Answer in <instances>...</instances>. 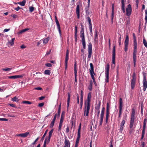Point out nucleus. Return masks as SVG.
Segmentation results:
<instances>
[{"mask_svg": "<svg viewBox=\"0 0 147 147\" xmlns=\"http://www.w3.org/2000/svg\"><path fill=\"white\" fill-rule=\"evenodd\" d=\"M133 38V45L134 46V51L133 53V59L134 67H135L136 65L137 61V43L136 40V37L134 33L132 34Z\"/></svg>", "mask_w": 147, "mask_h": 147, "instance_id": "nucleus-1", "label": "nucleus"}, {"mask_svg": "<svg viewBox=\"0 0 147 147\" xmlns=\"http://www.w3.org/2000/svg\"><path fill=\"white\" fill-rule=\"evenodd\" d=\"M111 105L108 102L107 103V106L106 107V115L105 118V122L106 123H107L108 121V119L109 117L110 114V108Z\"/></svg>", "mask_w": 147, "mask_h": 147, "instance_id": "nucleus-2", "label": "nucleus"}, {"mask_svg": "<svg viewBox=\"0 0 147 147\" xmlns=\"http://www.w3.org/2000/svg\"><path fill=\"white\" fill-rule=\"evenodd\" d=\"M132 79L131 81V88L132 89L134 88L136 80V75L135 72H134L132 76Z\"/></svg>", "mask_w": 147, "mask_h": 147, "instance_id": "nucleus-3", "label": "nucleus"}, {"mask_svg": "<svg viewBox=\"0 0 147 147\" xmlns=\"http://www.w3.org/2000/svg\"><path fill=\"white\" fill-rule=\"evenodd\" d=\"M109 63H107V65L106 71L105 73L106 78L105 82H109Z\"/></svg>", "mask_w": 147, "mask_h": 147, "instance_id": "nucleus-4", "label": "nucleus"}, {"mask_svg": "<svg viewBox=\"0 0 147 147\" xmlns=\"http://www.w3.org/2000/svg\"><path fill=\"white\" fill-rule=\"evenodd\" d=\"M112 63L114 64V66H115V45L113 47L112 51Z\"/></svg>", "mask_w": 147, "mask_h": 147, "instance_id": "nucleus-5", "label": "nucleus"}, {"mask_svg": "<svg viewBox=\"0 0 147 147\" xmlns=\"http://www.w3.org/2000/svg\"><path fill=\"white\" fill-rule=\"evenodd\" d=\"M129 41V36L128 35H127L124 42V51L125 52L127 51Z\"/></svg>", "mask_w": 147, "mask_h": 147, "instance_id": "nucleus-6", "label": "nucleus"}, {"mask_svg": "<svg viewBox=\"0 0 147 147\" xmlns=\"http://www.w3.org/2000/svg\"><path fill=\"white\" fill-rule=\"evenodd\" d=\"M123 107V101L121 98H119V113L118 117L120 118L122 114V111Z\"/></svg>", "mask_w": 147, "mask_h": 147, "instance_id": "nucleus-7", "label": "nucleus"}, {"mask_svg": "<svg viewBox=\"0 0 147 147\" xmlns=\"http://www.w3.org/2000/svg\"><path fill=\"white\" fill-rule=\"evenodd\" d=\"M88 58L90 60L91 58L92 53V45L91 43H89L88 45Z\"/></svg>", "mask_w": 147, "mask_h": 147, "instance_id": "nucleus-8", "label": "nucleus"}, {"mask_svg": "<svg viewBox=\"0 0 147 147\" xmlns=\"http://www.w3.org/2000/svg\"><path fill=\"white\" fill-rule=\"evenodd\" d=\"M69 51L68 49H67L66 51L65 57V69H66L67 66L68 61L69 58Z\"/></svg>", "mask_w": 147, "mask_h": 147, "instance_id": "nucleus-9", "label": "nucleus"}, {"mask_svg": "<svg viewBox=\"0 0 147 147\" xmlns=\"http://www.w3.org/2000/svg\"><path fill=\"white\" fill-rule=\"evenodd\" d=\"M90 102L85 101L84 103V109L86 110L87 112L90 111Z\"/></svg>", "mask_w": 147, "mask_h": 147, "instance_id": "nucleus-10", "label": "nucleus"}, {"mask_svg": "<svg viewBox=\"0 0 147 147\" xmlns=\"http://www.w3.org/2000/svg\"><path fill=\"white\" fill-rule=\"evenodd\" d=\"M105 111L101 109V112L100 114V119L99 121V126H101L104 118Z\"/></svg>", "mask_w": 147, "mask_h": 147, "instance_id": "nucleus-11", "label": "nucleus"}, {"mask_svg": "<svg viewBox=\"0 0 147 147\" xmlns=\"http://www.w3.org/2000/svg\"><path fill=\"white\" fill-rule=\"evenodd\" d=\"M131 7L130 4H128L127 5V7L126 9V15L127 16H129L131 13Z\"/></svg>", "mask_w": 147, "mask_h": 147, "instance_id": "nucleus-12", "label": "nucleus"}, {"mask_svg": "<svg viewBox=\"0 0 147 147\" xmlns=\"http://www.w3.org/2000/svg\"><path fill=\"white\" fill-rule=\"evenodd\" d=\"M143 89L144 91H145L147 87V81H146V76L144 75V78L143 80Z\"/></svg>", "mask_w": 147, "mask_h": 147, "instance_id": "nucleus-13", "label": "nucleus"}, {"mask_svg": "<svg viewBox=\"0 0 147 147\" xmlns=\"http://www.w3.org/2000/svg\"><path fill=\"white\" fill-rule=\"evenodd\" d=\"M54 129H52L49 132V135L48 137H46L45 140L47 138V141L49 143L50 142L51 137L52 136L53 132V131Z\"/></svg>", "mask_w": 147, "mask_h": 147, "instance_id": "nucleus-14", "label": "nucleus"}, {"mask_svg": "<svg viewBox=\"0 0 147 147\" xmlns=\"http://www.w3.org/2000/svg\"><path fill=\"white\" fill-rule=\"evenodd\" d=\"M55 22L57 26V28L58 29L60 36L61 35V30L60 28V25L59 22L57 19H55Z\"/></svg>", "mask_w": 147, "mask_h": 147, "instance_id": "nucleus-15", "label": "nucleus"}, {"mask_svg": "<svg viewBox=\"0 0 147 147\" xmlns=\"http://www.w3.org/2000/svg\"><path fill=\"white\" fill-rule=\"evenodd\" d=\"M135 111V109L134 108L132 109L131 115V117L130 118V120L134 121Z\"/></svg>", "mask_w": 147, "mask_h": 147, "instance_id": "nucleus-16", "label": "nucleus"}, {"mask_svg": "<svg viewBox=\"0 0 147 147\" xmlns=\"http://www.w3.org/2000/svg\"><path fill=\"white\" fill-rule=\"evenodd\" d=\"M65 146H64L67 147H70V143L69 140L67 139V137H66L65 138V140L64 141Z\"/></svg>", "mask_w": 147, "mask_h": 147, "instance_id": "nucleus-17", "label": "nucleus"}, {"mask_svg": "<svg viewBox=\"0 0 147 147\" xmlns=\"http://www.w3.org/2000/svg\"><path fill=\"white\" fill-rule=\"evenodd\" d=\"M29 134V132H26L24 133L17 134L16 135V136H20L25 138L27 137L28 135Z\"/></svg>", "mask_w": 147, "mask_h": 147, "instance_id": "nucleus-18", "label": "nucleus"}, {"mask_svg": "<svg viewBox=\"0 0 147 147\" xmlns=\"http://www.w3.org/2000/svg\"><path fill=\"white\" fill-rule=\"evenodd\" d=\"M76 11L77 18L78 19H79L80 17V6L79 5H77V6Z\"/></svg>", "mask_w": 147, "mask_h": 147, "instance_id": "nucleus-19", "label": "nucleus"}, {"mask_svg": "<svg viewBox=\"0 0 147 147\" xmlns=\"http://www.w3.org/2000/svg\"><path fill=\"white\" fill-rule=\"evenodd\" d=\"M91 98L92 93L91 92H90L88 93V95L87 100H86L85 101L90 102Z\"/></svg>", "mask_w": 147, "mask_h": 147, "instance_id": "nucleus-20", "label": "nucleus"}, {"mask_svg": "<svg viewBox=\"0 0 147 147\" xmlns=\"http://www.w3.org/2000/svg\"><path fill=\"white\" fill-rule=\"evenodd\" d=\"M90 69H89L90 73H94V67L92 63H90Z\"/></svg>", "mask_w": 147, "mask_h": 147, "instance_id": "nucleus-21", "label": "nucleus"}, {"mask_svg": "<svg viewBox=\"0 0 147 147\" xmlns=\"http://www.w3.org/2000/svg\"><path fill=\"white\" fill-rule=\"evenodd\" d=\"M101 102L100 101H99L98 104H97L95 107V109L97 111L100 110Z\"/></svg>", "mask_w": 147, "mask_h": 147, "instance_id": "nucleus-22", "label": "nucleus"}, {"mask_svg": "<svg viewBox=\"0 0 147 147\" xmlns=\"http://www.w3.org/2000/svg\"><path fill=\"white\" fill-rule=\"evenodd\" d=\"M121 9L123 13H124L125 12V4L124 0H121Z\"/></svg>", "mask_w": 147, "mask_h": 147, "instance_id": "nucleus-23", "label": "nucleus"}, {"mask_svg": "<svg viewBox=\"0 0 147 147\" xmlns=\"http://www.w3.org/2000/svg\"><path fill=\"white\" fill-rule=\"evenodd\" d=\"M70 99V95L69 93H68V98H67V108H68L69 106Z\"/></svg>", "mask_w": 147, "mask_h": 147, "instance_id": "nucleus-24", "label": "nucleus"}, {"mask_svg": "<svg viewBox=\"0 0 147 147\" xmlns=\"http://www.w3.org/2000/svg\"><path fill=\"white\" fill-rule=\"evenodd\" d=\"M81 28L80 32V36L84 35V26L82 24L81 25Z\"/></svg>", "mask_w": 147, "mask_h": 147, "instance_id": "nucleus-25", "label": "nucleus"}, {"mask_svg": "<svg viewBox=\"0 0 147 147\" xmlns=\"http://www.w3.org/2000/svg\"><path fill=\"white\" fill-rule=\"evenodd\" d=\"M125 120L124 119V118H123V120L121 123L120 129H123V127L125 123Z\"/></svg>", "mask_w": 147, "mask_h": 147, "instance_id": "nucleus-26", "label": "nucleus"}, {"mask_svg": "<svg viewBox=\"0 0 147 147\" xmlns=\"http://www.w3.org/2000/svg\"><path fill=\"white\" fill-rule=\"evenodd\" d=\"M61 103H60V105L59 106V107H58V114H57V115L58 118H59L60 116V113H61Z\"/></svg>", "mask_w": 147, "mask_h": 147, "instance_id": "nucleus-27", "label": "nucleus"}, {"mask_svg": "<svg viewBox=\"0 0 147 147\" xmlns=\"http://www.w3.org/2000/svg\"><path fill=\"white\" fill-rule=\"evenodd\" d=\"M26 2V0H23L22 2L18 3V4L22 6H24L25 5Z\"/></svg>", "mask_w": 147, "mask_h": 147, "instance_id": "nucleus-28", "label": "nucleus"}, {"mask_svg": "<svg viewBox=\"0 0 147 147\" xmlns=\"http://www.w3.org/2000/svg\"><path fill=\"white\" fill-rule=\"evenodd\" d=\"M48 131V130H47L45 131L44 135H43V136H42V138H41L40 141H43L44 139V138L45 137V136H46L47 133Z\"/></svg>", "mask_w": 147, "mask_h": 147, "instance_id": "nucleus-29", "label": "nucleus"}, {"mask_svg": "<svg viewBox=\"0 0 147 147\" xmlns=\"http://www.w3.org/2000/svg\"><path fill=\"white\" fill-rule=\"evenodd\" d=\"M44 73L45 74L49 75L51 74V71L48 69L45 70Z\"/></svg>", "mask_w": 147, "mask_h": 147, "instance_id": "nucleus-30", "label": "nucleus"}, {"mask_svg": "<svg viewBox=\"0 0 147 147\" xmlns=\"http://www.w3.org/2000/svg\"><path fill=\"white\" fill-rule=\"evenodd\" d=\"M134 121L130 120L129 128L131 129L133 127Z\"/></svg>", "mask_w": 147, "mask_h": 147, "instance_id": "nucleus-31", "label": "nucleus"}, {"mask_svg": "<svg viewBox=\"0 0 147 147\" xmlns=\"http://www.w3.org/2000/svg\"><path fill=\"white\" fill-rule=\"evenodd\" d=\"M86 19L88 20L89 23V26L92 25L91 23V21L89 16H88L86 18Z\"/></svg>", "mask_w": 147, "mask_h": 147, "instance_id": "nucleus-32", "label": "nucleus"}, {"mask_svg": "<svg viewBox=\"0 0 147 147\" xmlns=\"http://www.w3.org/2000/svg\"><path fill=\"white\" fill-rule=\"evenodd\" d=\"M90 74L92 79L93 80V81L95 82V78L94 76V75H95V74L94 73H90Z\"/></svg>", "mask_w": 147, "mask_h": 147, "instance_id": "nucleus-33", "label": "nucleus"}, {"mask_svg": "<svg viewBox=\"0 0 147 147\" xmlns=\"http://www.w3.org/2000/svg\"><path fill=\"white\" fill-rule=\"evenodd\" d=\"M49 40V37H47V38H45L43 39L42 41H43V43L44 44H47V43L48 41Z\"/></svg>", "mask_w": 147, "mask_h": 147, "instance_id": "nucleus-34", "label": "nucleus"}, {"mask_svg": "<svg viewBox=\"0 0 147 147\" xmlns=\"http://www.w3.org/2000/svg\"><path fill=\"white\" fill-rule=\"evenodd\" d=\"M29 30V29L28 28H25L24 29L22 30H21L19 32V33L20 34H21L22 33H23L24 32H25L26 31H27V30Z\"/></svg>", "mask_w": 147, "mask_h": 147, "instance_id": "nucleus-35", "label": "nucleus"}, {"mask_svg": "<svg viewBox=\"0 0 147 147\" xmlns=\"http://www.w3.org/2000/svg\"><path fill=\"white\" fill-rule=\"evenodd\" d=\"M114 16V11H112L111 16V20L112 23H113V19Z\"/></svg>", "mask_w": 147, "mask_h": 147, "instance_id": "nucleus-36", "label": "nucleus"}, {"mask_svg": "<svg viewBox=\"0 0 147 147\" xmlns=\"http://www.w3.org/2000/svg\"><path fill=\"white\" fill-rule=\"evenodd\" d=\"M89 113V111H88L87 112L86 111V110L85 109H84V116H88Z\"/></svg>", "mask_w": 147, "mask_h": 147, "instance_id": "nucleus-37", "label": "nucleus"}, {"mask_svg": "<svg viewBox=\"0 0 147 147\" xmlns=\"http://www.w3.org/2000/svg\"><path fill=\"white\" fill-rule=\"evenodd\" d=\"M74 72L77 71V61H76L74 63Z\"/></svg>", "mask_w": 147, "mask_h": 147, "instance_id": "nucleus-38", "label": "nucleus"}, {"mask_svg": "<svg viewBox=\"0 0 147 147\" xmlns=\"http://www.w3.org/2000/svg\"><path fill=\"white\" fill-rule=\"evenodd\" d=\"M11 68H4L2 69V70L3 71H9L11 70Z\"/></svg>", "mask_w": 147, "mask_h": 147, "instance_id": "nucleus-39", "label": "nucleus"}, {"mask_svg": "<svg viewBox=\"0 0 147 147\" xmlns=\"http://www.w3.org/2000/svg\"><path fill=\"white\" fill-rule=\"evenodd\" d=\"M92 81H91L90 85H89V87L88 88V89L90 90L91 91L92 88Z\"/></svg>", "mask_w": 147, "mask_h": 147, "instance_id": "nucleus-40", "label": "nucleus"}, {"mask_svg": "<svg viewBox=\"0 0 147 147\" xmlns=\"http://www.w3.org/2000/svg\"><path fill=\"white\" fill-rule=\"evenodd\" d=\"M11 100L14 101L18 102V98L16 96L12 98Z\"/></svg>", "mask_w": 147, "mask_h": 147, "instance_id": "nucleus-41", "label": "nucleus"}, {"mask_svg": "<svg viewBox=\"0 0 147 147\" xmlns=\"http://www.w3.org/2000/svg\"><path fill=\"white\" fill-rule=\"evenodd\" d=\"M62 123H59V127H58V130L59 131H61V128L62 126Z\"/></svg>", "mask_w": 147, "mask_h": 147, "instance_id": "nucleus-42", "label": "nucleus"}, {"mask_svg": "<svg viewBox=\"0 0 147 147\" xmlns=\"http://www.w3.org/2000/svg\"><path fill=\"white\" fill-rule=\"evenodd\" d=\"M143 43L144 46L146 48H147V42L146 39L144 38L143 40Z\"/></svg>", "mask_w": 147, "mask_h": 147, "instance_id": "nucleus-43", "label": "nucleus"}, {"mask_svg": "<svg viewBox=\"0 0 147 147\" xmlns=\"http://www.w3.org/2000/svg\"><path fill=\"white\" fill-rule=\"evenodd\" d=\"M55 121H53V120H52L51 121V122L50 125V127L52 128L53 127Z\"/></svg>", "mask_w": 147, "mask_h": 147, "instance_id": "nucleus-44", "label": "nucleus"}, {"mask_svg": "<svg viewBox=\"0 0 147 147\" xmlns=\"http://www.w3.org/2000/svg\"><path fill=\"white\" fill-rule=\"evenodd\" d=\"M29 11L31 13L34 10V7H33L31 6L29 7Z\"/></svg>", "mask_w": 147, "mask_h": 147, "instance_id": "nucleus-45", "label": "nucleus"}, {"mask_svg": "<svg viewBox=\"0 0 147 147\" xmlns=\"http://www.w3.org/2000/svg\"><path fill=\"white\" fill-rule=\"evenodd\" d=\"M80 37L81 38V40L82 42H85V36L84 35H82L80 36Z\"/></svg>", "mask_w": 147, "mask_h": 147, "instance_id": "nucleus-46", "label": "nucleus"}, {"mask_svg": "<svg viewBox=\"0 0 147 147\" xmlns=\"http://www.w3.org/2000/svg\"><path fill=\"white\" fill-rule=\"evenodd\" d=\"M15 39V38H13L11 39V41L9 42V43L11 44V45H13Z\"/></svg>", "mask_w": 147, "mask_h": 147, "instance_id": "nucleus-47", "label": "nucleus"}, {"mask_svg": "<svg viewBox=\"0 0 147 147\" xmlns=\"http://www.w3.org/2000/svg\"><path fill=\"white\" fill-rule=\"evenodd\" d=\"M22 103L24 104H31L32 103L29 101H24L22 102Z\"/></svg>", "mask_w": 147, "mask_h": 147, "instance_id": "nucleus-48", "label": "nucleus"}, {"mask_svg": "<svg viewBox=\"0 0 147 147\" xmlns=\"http://www.w3.org/2000/svg\"><path fill=\"white\" fill-rule=\"evenodd\" d=\"M81 137V130H78L77 137L80 138Z\"/></svg>", "mask_w": 147, "mask_h": 147, "instance_id": "nucleus-49", "label": "nucleus"}, {"mask_svg": "<svg viewBox=\"0 0 147 147\" xmlns=\"http://www.w3.org/2000/svg\"><path fill=\"white\" fill-rule=\"evenodd\" d=\"M82 42V44L83 48L85 49L86 48V44L85 42Z\"/></svg>", "mask_w": 147, "mask_h": 147, "instance_id": "nucleus-50", "label": "nucleus"}, {"mask_svg": "<svg viewBox=\"0 0 147 147\" xmlns=\"http://www.w3.org/2000/svg\"><path fill=\"white\" fill-rule=\"evenodd\" d=\"M77 71L74 72L75 81V82H77Z\"/></svg>", "mask_w": 147, "mask_h": 147, "instance_id": "nucleus-51", "label": "nucleus"}, {"mask_svg": "<svg viewBox=\"0 0 147 147\" xmlns=\"http://www.w3.org/2000/svg\"><path fill=\"white\" fill-rule=\"evenodd\" d=\"M8 78L9 79H16V76H8Z\"/></svg>", "mask_w": 147, "mask_h": 147, "instance_id": "nucleus-52", "label": "nucleus"}, {"mask_svg": "<svg viewBox=\"0 0 147 147\" xmlns=\"http://www.w3.org/2000/svg\"><path fill=\"white\" fill-rule=\"evenodd\" d=\"M130 25V20H127L126 21V27L129 26Z\"/></svg>", "mask_w": 147, "mask_h": 147, "instance_id": "nucleus-53", "label": "nucleus"}, {"mask_svg": "<svg viewBox=\"0 0 147 147\" xmlns=\"http://www.w3.org/2000/svg\"><path fill=\"white\" fill-rule=\"evenodd\" d=\"M8 119L5 118H0V121H8Z\"/></svg>", "mask_w": 147, "mask_h": 147, "instance_id": "nucleus-54", "label": "nucleus"}, {"mask_svg": "<svg viewBox=\"0 0 147 147\" xmlns=\"http://www.w3.org/2000/svg\"><path fill=\"white\" fill-rule=\"evenodd\" d=\"M94 40L95 42H96L98 43V36H94Z\"/></svg>", "mask_w": 147, "mask_h": 147, "instance_id": "nucleus-55", "label": "nucleus"}, {"mask_svg": "<svg viewBox=\"0 0 147 147\" xmlns=\"http://www.w3.org/2000/svg\"><path fill=\"white\" fill-rule=\"evenodd\" d=\"M46 66L49 67H52V65L50 63H47L45 64Z\"/></svg>", "mask_w": 147, "mask_h": 147, "instance_id": "nucleus-56", "label": "nucleus"}, {"mask_svg": "<svg viewBox=\"0 0 147 147\" xmlns=\"http://www.w3.org/2000/svg\"><path fill=\"white\" fill-rule=\"evenodd\" d=\"M80 138L77 137L76 142V144H78L79 143Z\"/></svg>", "mask_w": 147, "mask_h": 147, "instance_id": "nucleus-57", "label": "nucleus"}, {"mask_svg": "<svg viewBox=\"0 0 147 147\" xmlns=\"http://www.w3.org/2000/svg\"><path fill=\"white\" fill-rule=\"evenodd\" d=\"M121 35H120V36L119 37V40H118V41L119 42V46H120V45H121Z\"/></svg>", "mask_w": 147, "mask_h": 147, "instance_id": "nucleus-58", "label": "nucleus"}, {"mask_svg": "<svg viewBox=\"0 0 147 147\" xmlns=\"http://www.w3.org/2000/svg\"><path fill=\"white\" fill-rule=\"evenodd\" d=\"M44 104V102H42L40 103H39L38 105V106L40 107H42Z\"/></svg>", "mask_w": 147, "mask_h": 147, "instance_id": "nucleus-59", "label": "nucleus"}, {"mask_svg": "<svg viewBox=\"0 0 147 147\" xmlns=\"http://www.w3.org/2000/svg\"><path fill=\"white\" fill-rule=\"evenodd\" d=\"M11 16L14 19L18 17V16L16 15L15 14H12L11 15Z\"/></svg>", "mask_w": 147, "mask_h": 147, "instance_id": "nucleus-60", "label": "nucleus"}, {"mask_svg": "<svg viewBox=\"0 0 147 147\" xmlns=\"http://www.w3.org/2000/svg\"><path fill=\"white\" fill-rule=\"evenodd\" d=\"M69 127L67 125V127L66 129L65 132L66 133H67L69 132Z\"/></svg>", "mask_w": 147, "mask_h": 147, "instance_id": "nucleus-61", "label": "nucleus"}, {"mask_svg": "<svg viewBox=\"0 0 147 147\" xmlns=\"http://www.w3.org/2000/svg\"><path fill=\"white\" fill-rule=\"evenodd\" d=\"M16 78H22L23 77V76L22 75H16Z\"/></svg>", "mask_w": 147, "mask_h": 147, "instance_id": "nucleus-62", "label": "nucleus"}, {"mask_svg": "<svg viewBox=\"0 0 147 147\" xmlns=\"http://www.w3.org/2000/svg\"><path fill=\"white\" fill-rule=\"evenodd\" d=\"M65 112L64 111H63L61 113V117H63L64 118L65 115Z\"/></svg>", "mask_w": 147, "mask_h": 147, "instance_id": "nucleus-63", "label": "nucleus"}, {"mask_svg": "<svg viewBox=\"0 0 147 147\" xmlns=\"http://www.w3.org/2000/svg\"><path fill=\"white\" fill-rule=\"evenodd\" d=\"M86 15L87 16H88L91 13L90 12L89 10L88 11H86Z\"/></svg>", "mask_w": 147, "mask_h": 147, "instance_id": "nucleus-64", "label": "nucleus"}]
</instances>
